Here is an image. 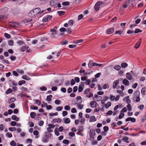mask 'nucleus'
<instances>
[{
    "label": "nucleus",
    "mask_w": 146,
    "mask_h": 146,
    "mask_svg": "<svg viewBox=\"0 0 146 146\" xmlns=\"http://www.w3.org/2000/svg\"><path fill=\"white\" fill-rule=\"evenodd\" d=\"M124 115V114L123 113L120 112L119 115L118 117V118L119 119H121L123 118Z\"/></svg>",
    "instance_id": "nucleus-44"
},
{
    "label": "nucleus",
    "mask_w": 146,
    "mask_h": 146,
    "mask_svg": "<svg viewBox=\"0 0 146 146\" xmlns=\"http://www.w3.org/2000/svg\"><path fill=\"white\" fill-rule=\"evenodd\" d=\"M9 82L12 84L13 85L16 86L17 85V83H16L14 81L10 80Z\"/></svg>",
    "instance_id": "nucleus-33"
},
{
    "label": "nucleus",
    "mask_w": 146,
    "mask_h": 146,
    "mask_svg": "<svg viewBox=\"0 0 146 146\" xmlns=\"http://www.w3.org/2000/svg\"><path fill=\"white\" fill-rule=\"evenodd\" d=\"M74 23V21L72 20H70L68 22V24L70 26L73 25Z\"/></svg>",
    "instance_id": "nucleus-39"
},
{
    "label": "nucleus",
    "mask_w": 146,
    "mask_h": 146,
    "mask_svg": "<svg viewBox=\"0 0 146 146\" xmlns=\"http://www.w3.org/2000/svg\"><path fill=\"white\" fill-rule=\"evenodd\" d=\"M141 41V38H140L139 39L138 42L135 44V47L136 48H138L139 47Z\"/></svg>",
    "instance_id": "nucleus-9"
},
{
    "label": "nucleus",
    "mask_w": 146,
    "mask_h": 146,
    "mask_svg": "<svg viewBox=\"0 0 146 146\" xmlns=\"http://www.w3.org/2000/svg\"><path fill=\"white\" fill-rule=\"evenodd\" d=\"M29 46H23L21 48V50L23 52H24L29 48Z\"/></svg>",
    "instance_id": "nucleus-14"
},
{
    "label": "nucleus",
    "mask_w": 146,
    "mask_h": 146,
    "mask_svg": "<svg viewBox=\"0 0 146 146\" xmlns=\"http://www.w3.org/2000/svg\"><path fill=\"white\" fill-rule=\"evenodd\" d=\"M144 105L143 104L140 105L138 107V108L140 110H143L144 108Z\"/></svg>",
    "instance_id": "nucleus-55"
},
{
    "label": "nucleus",
    "mask_w": 146,
    "mask_h": 146,
    "mask_svg": "<svg viewBox=\"0 0 146 146\" xmlns=\"http://www.w3.org/2000/svg\"><path fill=\"white\" fill-rule=\"evenodd\" d=\"M52 96L51 95H50L49 96H47L46 98V100L47 101H50L52 100Z\"/></svg>",
    "instance_id": "nucleus-32"
},
{
    "label": "nucleus",
    "mask_w": 146,
    "mask_h": 146,
    "mask_svg": "<svg viewBox=\"0 0 146 146\" xmlns=\"http://www.w3.org/2000/svg\"><path fill=\"white\" fill-rule=\"evenodd\" d=\"M123 84L125 86H128L129 84V81L126 79H124L123 81Z\"/></svg>",
    "instance_id": "nucleus-11"
},
{
    "label": "nucleus",
    "mask_w": 146,
    "mask_h": 146,
    "mask_svg": "<svg viewBox=\"0 0 146 146\" xmlns=\"http://www.w3.org/2000/svg\"><path fill=\"white\" fill-rule=\"evenodd\" d=\"M17 43L19 45L21 46L24 44L25 43L23 41L21 40H19L17 42Z\"/></svg>",
    "instance_id": "nucleus-26"
},
{
    "label": "nucleus",
    "mask_w": 146,
    "mask_h": 146,
    "mask_svg": "<svg viewBox=\"0 0 146 146\" xmlns=\"http://www.w3.org/2000/svg\"><path fill=\"white\" fill-rule=\"evenodd\" d=\"M90 135V140L93 141L94 139V136L95 135L96 133L95 130L93 129H91L89 133Z\"/></svg>",
    "instance_id": "nucleus-2"
},
{
    "label": "nucleus",
    "mask_w": 146,
    "mask_h": 146,
    "mask_svg": "<svg viewBox=\"0 0 146 146\" xmlns=\"http://www.w3.org/2000/svg\"><path fill=\"white\" fill-rule=\"evenodd\" d=\"M22 78L23 79L26 80H31L30 78L26 75H23L22 76Z\"/></svg>",
    "instance_id": "nucleus-22"
},
{
    "label": "nucleus",
    "mask_w": 146,
    "mask_h": 146,
    "mask_svg": "<svg viewBox=\"0 0 146 146\" xmlns=\"http://www.w3.org/2000/svg\"><path fill=\"white\" fill-rule=\"evenodd\" d=\"M97 103L95 101H91L90 103V105L92 108H95L97 106Z\"/></svg>",
    "instance_id": "nucleus-10"
},
{
    "label": "nucleus",
    "mask_w": 146,
    "mask_h": 146,
    "mask_svg": "<svg viewBox=\"0 0 146 146\" xmlns=\"http://www.w3.org/2000/svg\"><path fill=\"white\" fill-rule=\"evenodd\" d=\"M129 96H127L126 98H125V99L127 100V103L128 104H129L131 102V100H130V99H129Z\"/></svg>",
    "instance_id": "nucleus-48"
},
{
    "label": "nucleus",
    "mask_w": 146,
    "mask_h": 146,
    "mask_svg": "<svg viewBox=\"0 0 146 146\" xmlns=\"http://www.w3.org/2000/svg\"><path fill=\"white\" fill-rule=\"evenodd\" d=\"M4 35L5 37L7 38H9L11 37L10 35L6 33H5Z\"/></svg>",
    "instance_id": "nucleus-40"
},
{
    "label": "nucleus",
    "mask_w": 146,
    "mask_h": 146,
    "mask_svg": "<svg viewBox=\"0 0 146 146\" xmlns=\"http://www.w3.org/2000/svg\"><path fill=\"white\" fill-rule=\"evenodd\" d=\"M96 63L94 62L92 60H90L89 61L88 64V66L89 68H91L94 66H96Z\"/></svg>",
    "instance_id": "nucleus-5"
},
{
    "label": "nucleus",
    "mask_w": 146,
    "mask_h": 146,
    "mask_svg": "<svg viewBox=\"0 0 146 146\" xmlns=\"http://www.w3.org/2000/svg\"><path fill=\"white\" fill-rule=\"evenodd\" d=\"M126 75V78L129 80H131L133 78L132 76L129 73H127Z\"/></svg>",
    "instance_id": "nucleus-12"
},
{
    "label": "nucleus",
    "mask_w": 146,
    "mask_h": 146,
    "mask_svg": "<svg viewBox=\"0 0 146 146\" xmlns=\"http://www.w3.org/2000/svg\"><path fill=\"white\" fill-rule=\"evenodd\" d=\"M57 29V27H54L53 28L51 29H50V31L51 32H54V33H55L56 32H57L56 31V30Z\"/></svg>",
    "instance_id": "nucleus-24"
},
{
    "label": "nucleus",
    "mask_w": 146,
    "mask_h": 146,
    "mask_svg": "<svg viewBox=\"0 0 146 146\" xmlns=\"http://www.w3.org/2000/svg\"><path fill=\"white\" fill-rule=\"evenodd\" d=\"M63 143L66 144H69V142L68 140L67 139H64L63 141Z\"/></svg>",
    "instance_id": "nucleus-52"
},
{
    "label": "nucleus",
    "mask_w": 146,
    "mask_h": 146,
    "mask_svg": "<svg viewBox=\"0 0 146 146\" xmlns=\"http://www.w3.org/2000/svg\"><path fill=\"white\" fill-rule=\"evenodd\" d=\"M114 31L113 28H110L107 30V33L108 34H111L113 33Z\"/></svg>",
    "instance_id": "nucleus-16"
},
{
    "label": "nucleus",
    "mask_w": 146,
    "mask_h": 146,
    "mask_svg": "<svg viewBox=\"0 0 146 146\" xmlns=\"http://www.w3.org/2000/svg\"><path fill=\"white\" fill-rule=\"evenodd\" d=\"M26 82V81L24 80H22L21 81H20L18 83V85H19L21 86L23 84H25Z\"/></svg>",
    "instance_id": "nucleus-34"
},
{
    "label": "nucleus",
    "mask_w": 146,
    "mask_h": 146,
    "mask_svg": "<svg viewBox=\"0 0 146 146\" xmlns=\"http://www.w3.org/2000/svg\"><path fill=\"white\" fill-rule=\"evenodd\" d=\"M119 83V80L118 79L117 80L115 81L113 83V87L114 89L116 88L117 85Z\"/></svg>",
    "instance_id": "nucleus-6"
},
{
    "label": "nucleus",
    "mask_w": 146,
    "mask_h": 146,
    "mask_svg": "<svg viewBox=\"0 0 146 146\" xmlns=\"http://www.w3.org/2000/svg\"><path fill=\"white\" fill-rule=\"evenodd\" d=\"M111 102H108L106 105L105 107L106 108H108L111 105Z\"/></svg>",
    "instance_id": "nucleus-41"
},
{
    "label": "nucleus",
    "mask_w": 146,
    "mask_h": 146,
    "mask_svg": "<svg viewBox=\"0 0 146 146\" xmlns=\"http://www.w3.org/2000/svg\"><path fill=\"white\" fill-rule=\"evenodd\" d=\"M7 16L6 15H0V20L7 18Z\"/></svg>",
    "instance_id": "nucleus-60"
},
{
    "label": "nucleus",
    "mask_w": 146,
    "mask_h": 146,
    "mask_svg": "<svg viewBox=\"0 0 146 146\" xmlns=\"http://www.w3.org/2000/svg\"><path fill=\"white\" fill-rule=\"evenodd\" d=\"M50 3L51 6H54L55 5V3L54 0H51L50 1Z\"/></svg>",
    "instance_id": "nucleus-37"
},
{
    "label": "nucleus",
    "mask_w": 146,
    "mask_h": 146,
    "mask_svg": "<svg viewBox=\"0 0 146 146\" xmlns=\"http://www.w3.org/2000/svg\"><path fill=\"white\" fill-rule=\"evenodd\" d=\"M130 121L132 122H135L136 121V119L133 117H129L125 119V121Z\"/></svg>",
    "instance_id": "nucleus-8"
},
{
    "label": "nucleus",
    "mask_w": 146,
    "mask_h": 146,
    "mask_svg": "<svg viewBox=\"0 0 146 146\" xmlns=\"http://www.w3.org/2000/svg\"><path fill=\"white\" fill-rule=\"evenodd\" d=\"M141 92V94L143 95H146V88H142Z\"/></svg>",
    "instance_id": "nucleus-20"
},
{
    "label": "nucleus",
    "mask_w": 146,
    "mask_h": 146,
    "mask_svg": "<svg viewBox=\"0 0 146 146\" xmlns=\"http://www.w3.org/2000/svg\"><path fill=\"white\" fill-rule=\"evenodd\" d=\"M40 90L42 91H46L47 90V88L45 86H42L40 88Z\"/></svg>",
    "instance_id": "nucleus-42"
},
{
    "label": "nucleus",
    "mask_w": 146,
    "mask_h": 146,
    "mask_svg": "<svg viewBox=\"0 0 146 146\" xmlns=\"http://www.w3.org/2000/svg\"><path fill=\"white\" fill-rule=\"evenodd\" d=\"M96 118L95 117V116H93L91 117H90L89 121L90 122H92L94 121H96Z\"/></svg>",
    "instance_id": "nucleus-17"
},
{
    "label": "nucleus",
    "mask_w": 146,
    "mask_h": 146,
    "mask_svg": "<svg viewBox=\"0 0 146 146\" xmlns=\"http://www.w3.org/2000/svg\"><path fill=\"white\" fill-rule=\"evenodd\" d=\"M40 11V8H35L30 12L28 14L29 16L31 17L35 18L39 14Z\"/></svg>",
    "instance_id": "nucleus-1"
},
{
    "label": "nucleus",
    "mask_w": 146,
    "mask_h": 146,
    "mask_svg": "<svg viewBox=\"0 0 146 146\" xmlns=\"http://www.w3.org/2000/svg\"><path fill=\"white\" fill-rule=\"evenodd\" d=\"M14 42L13 40H10L8 42V43L9 45L12 46L13 45Z\"/></svg>",
    "instance_id": "nucleus-49"
},
{
    "label": "nucleus",
    "mask_w": 146,
    "mask_h": 146,
    "mask_svg": "<svg viewBox=\"0 0 146 146\" xmlns=\"http://www.w3.org/2000/svg\"><path fill=\"white\" fill-rule=\"evenodd\" d=\"M58 115L57 112H56L55 113H50L49 114V115L50 116H54V115Z\"/></svg>",
    "instance_id": "nucleus-53"
},
{
    "label": "nucleus",
    "mask_w": 146,
    "mask_h": 146,
    "mask_svg": "<svg viewBox=\"0 0 146 146\" xmlns=\"http://www.w3.org/2000/svg\"><path fill=\"white\" fill-rule=\"evenodd\" d=\"M9 131H16V129L15 127H12L9 128Z\"/></svg>",
    "instance_id": "nucleus-58"
},
{
    "label": "nucleus",
    "mask_w": 146,
    "mask_h": 146,
    "mask_svg": "<svg viewBox=\"0 0 146 146\" xmlns=\"http://www.w3.org/2000/svg\"><path fill=\"white\" fill-rule=\"evenodd\" d=\"M64 119V123H65L68 124L70 122V120L69 118H66L65 119Z\"/></svg>",
    "instance_id": "nucleus-25"
},
{
    "label": "nucleus",
    "mask_w": 146,
    "mask_h": 146,
    "mask_svg": "<svg viewBox=\"0 0 146 146\" xmlns=\"http://www.w3.org/2000/svg\"><path fill=\"white\" fill-rule=\"evenodd\" d=\"M44 123V121L42 120H40V121L38 123V125L39 126H42L43 125V124Z\"/></svg>",
    "instance_id": "nucleus-62"
},
{
    "label": "nucleus",
    "mask_w": 146,
    "mask_h": 146,
    "mask_svg": "<svg viewBox=\"0 0 146 146\" xmlns=\"http://www.w3.org/2000/svg\"><path fill=\"white\" fill-rule=\"evenodd\" d=\"M61 121V120L60 118H58V119H54L52 120V121L55 122H56L57 123L58 122H60Z\"/></svg>",
    "instance_id": "nucleus-27"
},
{
    "label": "nucleus",
    "mask_w": 146,
    "mask_h": 146,
    "mask_svg": "<svg viewBox=\"0 0 146 146\" xmlns=\"http://www.w3.org/2000/svg\"><path fill=\"white\" fill-rule=\"evenodd\" d=\"M42 104L41 105V106L42 107H46L47 106V104L44 102H42Z\"/></svg>",
    "instance_id": "nucleus-56"
},
{
    "label": "nucleus",
    "mask_w": 146,
    "mask_h": 146,
    "mask_svg": "<svg viewBox=\"0 0 146 146\" xmlns=\"http://www.w3.org/2000/svg\"><path fill=\"white\" fill-rule=\"evenodd\" d=\"M42 141L43 143H47L48 141V138L46 136L42 138Z\"/></svg>",
    "instance_id": "nucleus-23"
},
{
    "label": "nucleus",
    "mask_w": 146,
    "mask_h": 146,
    "mask_svg": "<svg viewBox=\"0 0 146 146\" xmlns=\"http://www.w3.org/2000/svg\"><path fill=\"white\" fill-rule=\"evenodd\" d=\"M54 102L56 104L59 105L60 104L61 101L60 100H56Z\"/></svg>",
    "instance_id": "nucleus-54"
},
{
    "label": "nucleus",
    "mask_w": 146,
    "mask_h": 146,
    "mask_svg": "<svg viewBox=\"0 0 146 146\" xmlns=\"http://www.w3.org/2000/svg\"><path fill=\"white\" fill-rule=\"evenodd\" d=\"M10 145L11 146H16L17 144L15 141L13 140L10 142Z\"/></svg>",
    "instance_id": "nucleus-31"
},
{
    "label": "nucleus",
    "mask_w": 146,
    "mask_h": 146,
    "mask_svg": "<svg viewBox=\"0 0 146 146\" xmlns=\"http://www.w3.org/2000/svg\"><path fill=\"white\" fill-rule=\"evenodd\" d=\"M134 98L136 99L135 101L138 102L140 101V98L139 97L140 92L138 91H136L134 93Z\"/></svg>",
    "instance_id": "nucleus-3"
},
{
    "label": "nucleus",
    "mask_w": 146,
    "mask_h": 146,
    "mask_svg": "<svg viewBox=\"0 0 146 146\" xmlns=\"http://www.w3.org/2000/svg\"><path fill=\"white\" fill-rule=\"evenodd\" d=\"M64 109L66 110H70V107L69 106L66 105L64 107Z\"/></svg>",
    "instance_id": "nucleus-61"
},
{
    "label": "nucleus",
    "mask_w": 146,
    "mask_h": 146,
    "mask_svg": "<svg viewBox=\"0 0 146 146\" xmlns=\"http://www.w3.org/2000/svg\"><path fill=\"white\" fill-rule=\"evenodd\" d=\"M57 13L59 15L62 16L65 13V12L63 11H59L57 12Z\"/></svg>",
    "instance_id": "nucleus-35"
},
{
    "label": "nucleus",
    "mask_w": 146,
    "mask_h": 146,
    "mask_svg": "<svg viewBox=\"0 0 146 146\" xmlns=\"http://www.w3.org/2000/svg\"><path fill=\"white\" fill-rule=\"evenodd\" d=\"M13 90L11 88H9L7 90L5 94H8L13 92Z\"/></svg>",
    "instance_id": "nucleus-29"
},
{
    "label": "nucleus",
    "mask_w": 146,
    "mask_h": 146,
    "mask_svg": "<svg viewBox=\"0 0 146 146\" xmlns=\"http://www.w3.org/2000/svg\"><path fill=\"white\" fill-rule=\"evenodd\" d=\"M102 88L104 89L108 88H109V85L108 84H106L103 86Z\"/></svg>",
    "instance_id": "nucleus-45"
},
{
    "label": "nucleus",
    "mask_w": 146,
    "mask_h": 146,
    "mask_svg": "<svg viewBox=\"0 0 146 146\" xmlns=\"http://www.w3.org/2000/svg\"><path fill=\"white\" fill-rule=\"evenodd\" d=\"M84 86L82 84L80 85L78 87V91L79 92H81L83 90V87Z\"/></svg>",
    "instance_id": "nucleus-18"
},
{
    "label": "nucleus",
    "mask_w": 146,
    "mask_h": 146,
    "mask_svg": "<svg viewBox=\"0 0 146 146\" xmlns=\"http://www.w3.org/2000/svg\"><path fill=\"white\" fill-rule=\"evenodd\" d=\"M30 108L31 109L34 110H37L38 109V107L37 106H30Z\"/></svg>",
    "instance_id": "nucleus-51"
},
{
    "label": "nucleus",
    "mask_w": 146,
    "mask_h": 146,
    "mask_svg": "<svg viewBox=\"0 0 146 146\" xmlns=\"http://www.w3.org/2000/svg\"><path fill=\"white\" fill-rule=\"evenodd\" d=\"M15 100L16 99L13 98H12L8 100V103L9 104H11L14 102Z\"/></svg>",
    "instance_id": "nucleus-19"
},
{
    "label": "nucleus",
    "mask_w": 146,
    "mask_h": 146,
    "mask_svg": "<svg viewBox=\"0 0 146 146\" xmlns=\"http://www.w3.org/2000/svg\"><path fill=\"white\" fill-rule=\"evenodd\" d=\"M121 68V66L119 65H116L113 67V68L117 71L119 70Z\"/></svg>",
    "instance_id": "nucleus-21"
},
{
    "label": "nucleus",
    "mask_w": 146,
    "mask_h": 146,
    "mask_svg": "<svg viewBox=\"0 0 146 146\" xmlns=\"http://www.w3.org/2000/svg\"><path fill=\"white\" fill-rule=\"evenodd\" d=\"M12 119L16 121H18L20 119L19 117H17L16 115H12L11 117Z\"/></svg>",
    "instance_id": "nucleus-13"
},
{
    "label": "nucleus",
    "mask_w": 146,
    "mask_h": 146,
    "mask_svg": "<svg viewBox=\"0 0 146 146\" xmlns=\"http://www.w3.org/2000/svg\"><path fill=\"white\" fill-rule=\"evenodd\" d=\"M70 3L68 1H65L62 3V5H63L68 6L69 5Z\"/></svg>",
    "instance_id": "nucleus-50"
},
{
    "label": "nucleus",
    "mask_w": 146,
    "mask_h": 146,
    "mask_svg": "<svg viewBox=\"0 0 146 146\" xmlns=\"http://www.w3.org/2000/svg\"><path fill=\"white\" fill-rule=\"evenodd\" d=\"M129 137L127 136L123 137L122 138V140L123 141L126 142L127 143H129V141H128L129 140Z\"/></svg>",
    "instance_id": "nucleus-15"
},
{
    "label": "nucleus",
    "mask_w": 146,
    "mask_h": 146,
    "mask_svg": "<svg viewBox=\"0 0 146 146\" xmlns=\"http://www.w3.org/2000/svg\"><path fill=\"white\" fill-rule=\"evenodd\" d=\"M141 32H142V31L141 30H140L139 29H135V31L134 32L135 33H139Z\"/></svg>",
    "instance_id": "nucleus-46"
},
{
    "label": "nucleus",
    "mask_w": 146,
    "mask_h": 146,
    "mask_svg": "<svg viewBox=\"0 0 146 146\" xmlns=\"http://www.w3.org/2000/svg\"><path fill=\"white\" fill-rule=\"evenodd\" d=\"M103 129L105 132H106L108 130L109 127L107 126H105L103 127Z\"/></svg>",
    "instance_id": "nucleus-63"
},
{
    "label": "nucleus",
    "mask_w": 146,
    "mask_h": 146,
    "mask_svg": "<svg viewBox=\"0 0 146 146\" xmlns=\"http://www.w3.org/2000/svg\"><path fill=\"white\" fill-rule=\"evenodd\" d=\"M9 25L10 26L14 27H17L18 26V23L14 22H9Z\"/></svg>",
    "instance_id": "nucleus-7"
},
{
    "label": "nucleus",
    "mask_w": 146,
    "mask_h": 146,
    "mask_svg": "<svg viewBox=\"0 0 146 146\" xmlns=\"http://www.w3.org/2000/svg\"><path fill=\"white\" fill-rule=\"evenodd\" d=\"M115 97L112 95H110L109 99L111 101H113L115 100Z\"/></svg>",
    "instance_id": "nucleus-38"
},
{
    "label": "nucleus",
    "mask_w": 146,
    "mask_h": 146,
    "mask_svg": "<svg viewBox=\"0 0 146 146\" xmlns=\"http://www.w3.org/2000/svg\"><path fill=\"white\" fill-rule=\"evenodd\" d=\"M15 105L14 103H12L11 104L9 105V107L10 108L12 109H13L15 108Z\"/></svg>",
    "instance_id": "nucleus-64"
},
{
    "label": "nucleus",
    "mask_w": 146,
    "mask_h": 146,
    "mask_svg": "<svg viewBox=\"0 0 146 146\" xmlns=\"http://www.w3.org/2000/svg\"><path fill=\"white\" fill-rule=\"evenodd\" d=\"M6 135L7 137L9 138L11 137H12V134L10 132L7 133L6 134Z\"/></svg>",
    "instance_id": "nucleus-47"
},
{
    "label": "nucleus",
    "mask_w": 146,
    "mask_h": 146,
    "mask_svg": "<svg viewBox=\"0 0 146 146\" xmlns=\"http://www.w3.org/2000/svg\"><path fill=\"white\" fill-rule=\"evenodd\" d=\"M83 127L82 126H80L79 127L78 129V132L80 133L83 131Z\"/></svg>",
    "instance_id": "nucleus-57"
},
{
    "label": "nucleus",
    "mask_w": 146,
    "mask_h": 146,
    "mask_svg": "<svg viewBox=\"0 0 146 146\" xmlns=\"http://www.w3.org/2000/svg\"><path fill=\"white\" fill-rule=\"evenodd\" d=\"M57 128H56V129H55V131H54V133H55V134L56 136H58L59 135L60 133L59 132V131H58V130H57Z\"/></svg>",
    "instance_id": "nucleus-59"
},
{
    "label": "nucleus",
    "mask_w": 146,
    "mask_h": 146,
    "mask_svg": "<svg viewBox=\"0 0 146 146\" xmlns=\"http://www.w3.org/2000/svg\"><path fill=\"white\" fill-rule=\"evenodd\" d=\"M127 110L128 111H131L132 110V107L131 105L129 104H128L127 106Z\"/></svg>",
    "instance_id": "nucleus-43"
},
{
    "label": "nucleus",
    "mask_w": 146,
    "mask_h": 146,
    "mask_svg": "<svg viewBox=\"0 0 146 146\" xmlns=\"http://www.w3.org/2000/svg\"><path fill=\"white\" fill-rule=\"evenodd\" d=\"M123 33V30H118L115 31L116 34H118L119 35L122 34Z\"/></svg>",
    "instance_id": "nucleus-36"
},
{
    "label": "nucleus",
    "mask_w": 146,
    "mask_h": 146,
    "mask_svg": "<svg viewBox=\"0 0 146 146\" xmlns=\"http://www.w3.org/2000/svg\"><path fill=\"white\" fill-rule=\"evenodd\" d=\"M102 1H98L95 4L94 6V9L95 10L97 11H98L100 8V5H102Z\"/></svg>",
    "instance_id": "nucleus-4"
},
{
    "label": "nucleus",
    "mask_w": 146,
    "mask_h": 146,
    "mask_svg": "<svg viewBox=\"0 0 146 146\" xmlns=\"http://www.w3.org/2000/svg\"><path fill=\"white\" fill-rule=\"evenodd\" d=\"M127 64L125 62L122 63L121 64V66L122 68H125L127 67Z\"/></svg>",
    "instance_id": "nucleus-28"
},
{
    "label": "nucleus",
    "mask_w": 146,
    "mask_h": 146,
    "mask_svg": "<svg viewBox=\"0 0 146 146\" xmlns=\"http://www.w3.org/2000/svg\"><path fill=\"white\" fill-rule=\"evenodd\" d=\"M36 114L34 112H32L31 113L30 115L32 118H34L35 117Z\"/></svg>",
    "instance_id": "nucleus-30"
}]
</instances>
